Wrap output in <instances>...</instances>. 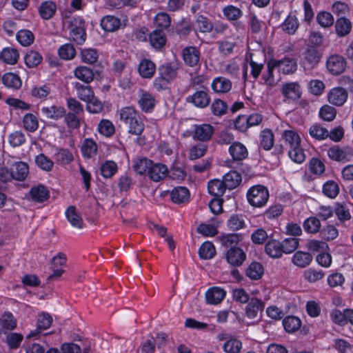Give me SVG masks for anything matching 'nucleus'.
<instances>
[{
  "mask_svg": "<svg viewBox=\"0 0 353 353\" xmlns=\"http://www.w3.org/2000/svg\"><path fill=\"white\" fill-rule=\"evenodd\" d=\"M316 19L317 23L323 28H330L334 24V17L328 12H319L316 14Z\"/></svg>",
  "mask_w": 353,
  "mask_h": 353,
  "instance_id": "obj_48",
  "label": "nucleus"
},
{
  "mask_svg": "<svg viewBox=\"0 0 353 353\" xmlns=\"http://www.w3.org/2000/svg\"><path fill=\"white\" fill-rule=\"evenodd\" d=\"M70 29V37L77 44H82L85 41L86 34L84 23L79 18H69L66 20Z\"/></svg>",
  "mask_w": 353,
  "mask_h": 353,
  "instance_id": "obj_2",
  "label": "nucleus"
},
{
  "mask_svg": "<svg viewBox=\"0 0 353 353\" xmlns=\"http://www.w3.org/2000/svg\"><path fill=\"white\" fill-rule=\"evenodd\" d=\"M282 29L289 34H293L299 27L295 16H288L281 25Z\"/></svg>",
  "mask_w": 353,
  "mask_h": 353,
  "instance_id": "obj_50",
  "label": "nucleus"
},
{
  "mask_svg": "<svg viewBox=\"0 0 353 353\" xmlns=\"http://www.w3.org/2000/svg\"><path fill=\"white\" fill-rule=\"evenodd\" d=\"M288 155L294 162L297 163H301L305 159V153L300 145L290 149L288 151Z\"/></svg>",
  "mask_w": 353,
  "mask_h": 353,
  "instance_id": "obj_60",
  "label": "nucleus"
},
{
  "mask_svg": "<svg viewBox=\"0 0 353 353\" xmlns=\"http://www.w3.org/2000/svg\"><path fill=\"white\" fill-rule=\"evenodd\" d=\"M30 195L33 201L42 203L48 199L50 193L46 187L39 185L30 189Z\"/></svg>",
  "mask_w": 353,
  "mask_h": 353,
  "instance_id": "obj_20",
  "label": "nucleus"
},
{
  "mask_svg": "<svg viewBox=\"0 0 353 353\" xmlns=\"http://www.w3.org/2000/svg\"><path fill=\"white\" fill-rule=\"evenodd\" d=\"M248 203L253 207L261 208L264 206L269 199L268 189L261 185L250 188L247 193Z\"/></svg>",
  "mask_w": 353,
  "mask_h": 353,
  "instance_id": "obj_1",
  "label": "nucleus"
},
{
  "mask_svg": "<svg viewBox=\"0 0 353 353\" xmlns=\"http://www.w3.org/2000/svg\"><path fill=\"white\" fill-rule=\"evenodd\" d=\"M2 82L6 87L14 90L19 89L22 84L20 77L12 72L5 74L2 77Z\"/></svg>",
  "mask_w": 353,
  "mask_h": 353,
  "instance_id": "obj_35",
  "label": "nucleus"
},
{
  "mask_svg": "<svg viewBox=\"0 0 353 353\" xmlns=\"http://www.w3.org/2000/svg\"><path fill=\"white\" fill-rule=\"evenodd\" d=\"M56 5L51 1L43 2L39 7V14L43 19H49L56 12Z\"/></svg>",
  "mask_w": 353,
  "mask_h": 353,
  "instance_id": "obj_40",
  "label": "nucleus"
},
{
  "mask_svg": "<svg viewBox=\"0 0 353 353\" xmlns=\"http://www.w3.org/2000/svg\"><path fill=\"white\" fill-rule=\"evenodd\" d=\"M282 94L291 100H296L301 97V90L299 84L297 83H288L283 85Z\"/></svg>",
  "mask_w": 353,
  "mask_h": 353,
  "instance_id": "obj_14",
  "label": "nucleus"
},
{
  "mask_svg": "<svg viewBox=\"0 0 353 353\" xmlns=\"http://www.w3.org/2000/svg\"><path fill=\"white\" fill-rule=\"evenodd\" d=\"M23 123L24 128L30 132H34L39 126L37 117L31 113H27L24 115Z\"/></svg>",
  "mask_w": 353,
  "mask_h": 353,
  "instance_id": "obj_52",
  "label": "nucleus"
},
{
  "mask_svg": "<svg viewBox=\"0 0 353 353\" xmlns=\"http://www.w3.org/2000/svg\"><path fill=\"white\" fill-rule=\"evenodd\" d=\"M326 65L327 70L332 74L338 75L344 71L346 67V61L342 56L334 54L328 58Z\"/></svg>",
  "mask_w": 353,
  "mask_h": 353,
  "instance_id": "obj_5",
  "label": "nucleus"
},
{
  "mask_svg": "<svg viewBox=\"0 0 353 353\" xmlns=\"http://www.w3.org/2000/svg\"><path fill=\"white\" fill-rule=\"evenodd\" d=\"M12 173L13 175V179L21 181H23L29 173L28 166L26 163L17 162L13 164Z\"/></svg>",
  "mask_w": 353,
  "mask_h": 353,
  "instance_id": "obj_29",
  "label": "nucleus"
},
{
  "mask_svg": "<svg viewBox=\"0 0 353 353\" xmlns=\"http://www.w3.org/2000/svg\"><path fill=\"white\" fill-rule=\"evenodd\" d=\"M265 252L272 258H280L283 254L281 242L277 240H270L265 247Z\"/></svg>",
  "mask_w": 353,
  "mask_h": 353,
  "instance_id": "obj_30",
  "label": "nucleus"
},
{
  "mask_svg": "<svg viewBox=\"0 0 353 353\" xmlns=\"http://www.w3.org/2000/svg\"><path fill=\"white\" fill-rule=\"evenodd\" d=\"M101 175L105 178H111L117 170V165L112 161H106L100 168Z\"/></svg>",
  "mask_w": 353,
  "mask_h": 353,
  "instance_id": "obj_51",
  "label": "nucleus"
},
{
  "mask_svg": "<svg viewBox=\"0 0 353 353\" xmlns=\"http://www.w3.org/2000/svg\"><path fill=\"white\" fill-rule=\"evenodd\" d=\"M229 152L234 161H241L247 158L248 152L246 147L241 143L236 141L229 148Z\"/></svg>",
  "mask_w": 353,
  "mask_h": 353,
  "instance_id": "obj_13",
  "label": "nucleus"
},
{
  "mask_svg": "<svg viewBox=\"0 0 353 353\" xmlns=\"http://www.w3.org/2000/svg\"><path fill=\"white\" fill-rule=\"evenodd\" d=\"M263 302L258 299L253 298L248 301L245 308L246 316L250 319H254L257 316L259 312H261L264 309Z\"/></svg>",
  "mask_w": 353,
  "mask_h": 353,
  "instance_id": "obj_12",
  "label": "nucleus"
},
{
  "mask_svg": "<svg viewBox=\"0 0 353 353\" xmlns=\"http://www.w3.org/2000/svg\"><path fill=\"white\" fill-rule=\"evenodd\" d=\"M274 66L278 67L284 74H292L297 68L296 61L290 58H284L274 61Z\"/></svg>",
  "mask_w": 353,
  "mask_h": 353,
  "instance_id": "obj_18",
  "label": "nucleus"
},
{
  "mask_svg": "<svg viewBox=\"0 0 353 353\" xmlns=\"http://www.w3.org/2000/svg\"><path fill=\"white\" fill-rule=\"evenodd\" d=\"M283 325L286 332H294L300 328L301 321L296 316H288L283 320Z\"/></svg>",
  "mask_w": 353,
  "mask_h": 353,
  "instance_id": "obj_41",
  "label": "nucleus"
},
{
  "mask_svg": "<svg viewBox=\"0 0 353 353\" xmlns=\"http://www.w3.org/2000/svg\"><path fill=\"white\" fill-rule=\"evenodd\" d=\"M155 64L150 60L143 59L139 65V72L143 78H151L155 72Z\"/></svg>",
  "mask_w": 353,
  "mask_h": 353,
  "instance_id": "obj_33",
  "label": "nucleus"
},
{
  "mask_svg": "<svg viewBox=\"0 0 353 353\" xmlns=\"http://www.w3.org/2000/svg\"><path fill=\"white\" fill-rule=\"evenodd\" d=\"M17 41L23 46H30L34 40V34L29 30H21L16 35Z\"/></svg>",
  "mask_w": 353,
  "mask_h": 353,
  "instance_id": "obj_47",
  "label": "nucleus"
},
{
  "mask_svg": "<svg viewBox=\"0 0 353 353\" xmlns=\"http://www.w3.org/2000/svg\"><path fill=\"white\" fill-rule=\"evenodd\" d=\"M214 133V128L210 124L194 125L193 138L201 141H206L211 139Z\"/></svg>",
  "mask_w": 353,
  "mask_h": 353,
  "instance_id": "obj_10",
  "label": "nucleus"
},
{
  "mask_svg": "<svg viewBox=\"0 0 353 353\" xmlns=\"http://www.w3.org/2000/svg\"><path fill=\"white\" fill-rule=\"evenodd\" d=\"M225 259L231 265L239 267L246 259V254L240 248H232L225 253Z\"/></svg>",
  "mask_w": 353,
  "mask_h": 353,
  "instance_id": "obj_7",
  "label": "nucleus"
},
{
  "mask_svg": "<svg viewBox=\"0 0 353 353\" xmlns=\"http://www.w3.org/2000/svg\"><path fill=\"white\" fill-rule=\"evenodd\" d=\"M228 227L231 230H238L243 228L245 226V221L241 215L234 214L230 217L228 221Z\"/></svg>",
  "mask_w": 353,
  "mask_h": 353,
  "instance_id": "obj_61",
  "label": "nucleus"
},
{
  "mask_svg": "<svg viewBox=\"0 0 353 353\" xmlns=\"http://www.w3.org/2000/svg\"><path fill=\"white\" fill-rule=\"evenodd\" d=\"M138 103L143 112H150L154 108L156 100L151 94L143 92L139 97Z\"/></svg>",
  "mask_w": 353,
  "mask_h": 353,
  "instance_id": "obj_16",
  "label": "nucleus"
},
{
  "mask_svg": "<svg viewBox=\"0 0 353 353\" xmlns=\"http://www.w3.org/2000/svg\"><path fill=\"white\" fill-rule=\"evenodd\" d=\"M74 75L85 83L92 82L94 77L93 70L87 66L77 67L74 71Z\"/></svg>",
  "mask_w": 353,
  "mask_h": 353,
  "instance_id": "obj_26",
  "label": "nucleus"
},
{
  "mask_svg": "<svg viewBox=\"0 0 353 353\" xmlns=\"http://www.w3.org/2000/svg\"><path fill=\"white\" fill-rule=\"evenodd\" d=\"M321 54L320 52L312 46H308L302 53L301 65L305 70L313 69L320 62Z\"/></svg>",
  "mask_w": 353,
  "mask_h": 353,
  "instance_id": "obj_3",
  "label": "nucleus"
},
{
  "mask_svg": "<svg viewBox=\"0 0 353 353\" xmlns=\"http://www.w3.org/2000/svg\"><path fill=\"white\" fill-rule=\"evenodd\" d=\"M328 157L336 161L347 162L353 158V148L350 147L340 148L337 145L327 150Z\"/></svg>",
  "mask_w": 353,
  "mask_h": 353,
  "instance_id": "obj_4",
  "label": "nucleus"
},
{
  "mask_svg": "<svg viewBox=\"0 0 353 353\" xmlns=\"http://www.w3.org/2000/svg\"><path fill=\"white\" fill-rule=\"evenodd\" d=\"M35 162L38 167L47 172L50 171L54 165L53 161L43 154L37 155L35 158Z\"/></svg>",
  "mask_w": 353,
  "mask_h": 353,
  "instance_id": "obj_59",
  "label": "nucleus"
},
{
  "mask_svg": "<svg viewBox=\"0 0 353 353\" xmlns=\"http://www.w3.org/2000/svg\"><path fill=\"white\" fill-rule=\"evenodd\" d=\"M168 174V168L161 163H154L149 170L148 176L154 181L158 182L165 178Z\"/></svg>",
  "mask_w": 353,
  "mask_h": 353,
  "instance_id": "obj_19",
  "label": "nucleus"
},
{
  "mask_svg": "<svg viewBox=\"0 0 353 353\" xmlns=\"http://www.w3.org/2000/svg\"><path fill=\"white\" fill-rule=\"evenodd\" d=\"M312 261V256L309 252L302 251H297L292 256V263L301 268H304L308 266Z\"/></svg>",
  "mask_w": 353,
  "mask_h": 353,
  "instance_id": "obj_22",
  "label": "nucleus"
},
{
  "mask_svg": "<svg viewBox=\"0 0 353 353\" xmlns=\"http://www.w3.org/2000/svg\"><path fill=\"white\" fill-rule=\"evenodd\" d=\"M216 254L214 245L209 241L203 243L199 250V256L203 259H211Z\"/></svg>",
  "mask_w": 353,
  "mask_h": 353,
  "instance_id": "obj_44",
  "label": "nucleus"
},
{
  "mask_svg": "<svg viewBox=\"0 0 353 353\" xmlns=\"http://www.w3.org/2000/svg\"><path fill=\"white\" fill-rule=\"evenodd\" d=\"M127 125H128V132L132 134L140 135L144 130V124L139 115Z\"/></svg>",
  "mask_w": 353,
  "mask_h": 353,
  "instance_id": "obj_53",
  "label": "nucleus"
},
{
  "mask_svg": "<svg viewBox=\"0 0 353 353\" xmlns=\"http://www.w3.org/2000/svg\"><path fill=\"white\" fill-rule=\"evenodd\" d=\"M184 62L189 66L193 67L199 61L200 52L193 46L185 48L182 51Z\"/></svg>",
  "mask_w": 353,
  "mask_h": 353,
  "instance_id": "obj_11",
  "label": "nucleus"
},
{
  "mask_svg": "<svg viewBox=\"0 0 353 353\" xmlns=\"http://www.w3.org/2000/svg\"><path fill=\"white\" fill-rule=\"evenodd\" d=\"M352 30V23L345 17L338 19L335 23L336 33L339 37L347 35Z\"/></svg>",
  "mask_w": 353,
  "mask_h": 353,
  "instance_id": "obj_31",
  "label": "nucleus"
},
{
  "mask_svg": "<svg viewBox=\"0 0 353 353\" xmlns=\"http://www.w3.org/2000/svg\"><path fill=\"white\" fill-rule=\"evenodd\" d=\"M178 65L175 62L166 63L161 65L159 72L161 78L166 82H170L176 78L177 74Z\"/></svg>",
  "mask_w": 353,
  "mask_h": 353,
  "instance_id": "obj_9",
  "label": "nucleus"
},
{
  "mask_svg": "<svg viewBox=\"0 0 353 353\" xmlns=\"http://www.w3.org/2000/svg\"><path fill=\"white\" fill-rule=\"evenodd\" d=\"M347 90L341 87H336L330 90L327 94V100L330 103L336 106H341L347 101Z\"/></svg>",
  "mask_w": 353,
  "mask_h": 353,
  "instance_id": "obj_6",
  "label": "nucleus"
},
{
  "mask_svg": "<svg viewBox=\"0 0 353 353\" xmlns=\"http://www.w3.org/2000/svg\"><path fill=\"white\" fill-rule=\"evenodd\" d=\"M212 88L216 93H226L232 88V82L223 77L215 78L212 82Z\"/></svg>",
  "mask_w": 353,
  "mask_h": 353,
  "instance_id": "obj_23",
  "label": "nucleus"
},
{
  "mask_svg": "<svg viewBox=\"0 0 353 353\" xmlns=\"http://www.w3.org/2000/svg\"><path fill=\"white\" fill-rule=\"evenodd\" d=\"M225 292L218 287H213L205 292V299L208 303L216 305L219 303L225 297Z\"/></svg>",
  "mask_w": 353,
  "mask_h": 353,
  "instance_id": "obj_17",
  "label": "nucleus"
},
{
  "mask_svg": "<svg viewBox=\"0 0 353 353\" xmlns=\"http://www.w3.org/2000/svg\"><path fill=\"white\" fill-rule=\"evenodd\" d=\"M42 59V56L38 52L33 50L28 52L24 57L25 63L29 68L37 67Z\"/></svg>",
  "mask_w": 353,
  "mask_h": 353,
  "instance_id": "obj_49",
  "label": "nucleus"
},
{
  "mask_svg": "<svg viewBox=\"0 0 353 353\" xmlns=\"http://www.w3.org/2000/svg\"><path fill=\"white\" fill-rule=\"evenodd\" d=\"M52 323V316L46 312H42L38 316L37 326L40 330L48 329Z\"/></svg>",
  "mask_w": 353,
  "mask_h": 353,
  "instance_id": "obj_63",
  "label": "nucleus"
},
{
  "mask_svg": "<svg viewBox=\"0 0 353 353\" xmlns=\"http://www.w3.org/2000/svg\"><path fill=\"white\" fill-rule=\"evenodd\" d=\"M41 112L48 119L58 120L63 117L65 110L61 106L50 105L41 107Z\"/></svg>",
  "mask_w": 353,
  "mask_h": 353,
  "instance_id": "obj_15",
  "label": "nucleus"
},
{
  "mask_svg": "<svg viewBox=\"0 0 353 353\" xmlns=\"http://www.w3.org/2000/svg\"><path fill=\"white\" fill-rule=\"evenodd\" d=\"M138 115V112L132 107L123 108L120 111V119L125 124L132 121L135 117H137Z\"/></svg>",
  "mask_w": 353,
  "mask_h": 353,
  "instance_id": "obj_62",
  "label": "nucleus"
},
{
  "mask_svg": "<svg viewBox=\"0 0 353 353\" xmlns=\"http://www.w3.org/2000/svg\"><path fill=\"white\" fill-rule=\"evenodd\" d=\"M282 138L290 149L296 147L301 143V138L299 134L292 130H285L282 134Z\"/></svg>",
  "mask_w": 353,
  "mask_h": 353,
  "instance_id": "obj_42",
  "label": "nucleus"
},
{
  "mask_svg": "<svg viewBox=\"0 0 353 353\" xmlns=\"http://www.w3.org/2000/svg\"><path fill=\"white\" fill-rule=\"evenodd\" d=\"M59 55L63 59L70 60L75 57L76 50L72 44H64L59 48Z\"/></svg>",
  "mask_w": 353,
  "mask_h": 353,
  "instance_id": "obj_57",
  "label": "nucleus"
},
{
  "mask_svg": "<svg viewBox=\"0 0 353 353\" xmlns=\"http://www.w3.org/2000/svg\"><path fill=\"white\" fill-rule=\"evenodd\" d=\"M190 192L185 187L175 188L171 192V200L176 203H182L188 201Z\"/></svg>",
  "mask_w": 353,
  "mask_h": 353,
  "instance_id": "obj_34",
  "label": "nucleus"
},
{
  "mask_svg": "<svg viewBox=\"0 0 353 353\" xmlns=\"http://www.w3.org/2000/svg\"><path fill=\"white\" fill-rule=\"evenodd\" d=\"M241 240V235L237 233L225 234L219 236V241L222 246L228 248H236V246Z\"/></svg>",
  "mask_w": 353,
  "mask_h": 353,
  "instance_id": "obj_27",
  "label": "nucleus"
},
{
  "mask_svg": "<svg viewBox=\"0 0 353 353\" xmlns=\"http://www.w3.org/2000/svg\"><path fill=\"white\" fill-rule=\"evenodd\" d=\"M245 274L252 280H258L263 274V267L258 262H252L245 270Z\"/></svg>",
  "mask_w": 353,
  "mask_h": 353,
  "instance_id": "obj_38",
  "label": "nucleus"
},
{
  "mask_svg": "<svg viewBox=\"0 0 353 353\" xmlns=\"http://www.w3.org/2000/svg\"><path fill=\"white\" fill-rule=\"evenodd\" d=\"M320 227V221L316 217H309L303 223V228L308 233H316Z\"/></svg>",
  "mask_w": 353,
  "mask_h": 353,
  "instance_id": "obj_58",
  "label": "nucleus"
},
{
  "mask_svg": "<svg viewBox=\"0 0 353 353\" xmlns=\"http://www.w3.org/2000/svg\"><path fill=\"white\" fill-rule=\"evenodd\" d=\"M65 216L68 221L73 227L77 228L79 229H82L83 228V221L81 214L77 212L74 206L71 205L68 208L65 212Z\"/></svg>",
  "mask_w": 353,
  "mask_h": 353,
  "instance_id": "obj_21",
  "label": "nucleus"
},
{
  "mask_svg": "<svg viewBox=\"0 0 353 353\" xmlns=\"http://www.w3.org/2000/svg\"><path fill=\"white\" fill-rule=\"evenodd\" d=\"M101 26L106 32H114L121 26V20L114 16L108 15L101 20Z\"/></svg>",
  "mask_w": 353,
  "mask_h": 353,
  "instance_id": "obj_24",
  "label": "nucleus"
},
{
  "mask_svg": "<svg viewBox=\"0 0 353 353\" xmlns=\"http://www.w3.org/2000/svg\"><path fill=\"white\" fill-rule=\"evenodd\" d=\"M18 51L12 48H4L1 52V59L8 64H15L19 59Z\"/></svg>",
  "mask_w": 353,
  "mask_h": 353,
  "instance_id": "obj_45",
  "label": "nucleus"
},
{
  "mask_svg": "<svg viewBox=\"0 0 353 353\" xmlns=\"http://www.w3.org/2000/svg\"><path fill=\"white\" fill-rule=\"evenodd\" d=\"M186 101L192 103L197 108H204L210 104V97L205 91L198 90L193 94L188 97Z\"/></svg>",
  "mask_w": 353,
  "mask_h": 353,
  "instance_id": "obj_8",
  "label": "nucleus"
},
{
  "mask_svg": "<svg viewBox=\"0 0 353 353\" xmlns=\"http://www.w3.org/2000/svg\"><path fill=\"white\" fill-rule=\"evenodd\" d=\"M260 145L265 150H270L274 145V134L270 129H265L261 131L259 135Z\"/></svg>",
  "mask_w": 353,
  "mask_h": 353,
  "instance_id": "obj_37",
  "label": "nucleus"
},
{
  "mask_svg": "<svg viewBox=\"0 0 353 353\" xmlns=\"http://www.w3.org/2000/svg\"><path fill=\"white\" fill-rule=\"evenodd\" d=\"M153 162L146 158H141L134 161L133 169L139 174L143 175L149 173Z\"/></svg>",
  "mask_w": 353,
  "mask_h": 353,
  "instance_id": "obj_36",
  "label": "nucleus"
},
{
  "mask_svg": "<svg viewBox=\"0 0 353 353\" xmlns=\"http://www.w3.org/2000/svg\"><path fill=\"white\" fill-rule=\"evenodd\" d=\"M226 188L227 187L224 181L219 179L212 180L208 185L209 193L215 197L221 196L224 194Z\"/></svg>",
  "mask_w": 353,
  "mask_h": 353,
  "instance_id": "obj_32",
  "label": "nucleus"
},
{
  "mask_svg": "<svg viewBox=\"0 0 353 353\" xmlns=\"http://www.w3.org/2000/svg\"><path fill=\"white\" fill-rule=\"evenodd\" d=\"M0 325L3 330H12L17 327V320L12 313L6 312L0 319Z\"/></svg>",
  "mask_w": 353,
  "mask_h": 353,
  "instance_id": "obj_43",
  "label": "nucleus"
},
{
  "mask_svg": "<svg viewBox=\"0 0 353 353\" xmlns=\"http://www.w3.org/2000/svg\"><path fill=\"white\" fill-rule=\"evenodd\" d=\"M310 135L316 140H324L329 136L328 130L319 124L312 125L309 129Z\"/></svg>",
  "mask_w": 353,
  "mask_h": 353,
  "instance_id": "obj_46",
  "label": "nucleus"
},
{
  "mask_svg": "<svg viewBox=\"0 0 353 353\" xmlns=\"http://www.w3.org/2000/svg\"><path fill=\"white\" fill-rule=\"evenodd\" d=\"M78 98L85 102L92 99L94 96V92L90 85H84L79 82L74 83Z\"/></svg>",
  "mask_w": 353,
  "mask_h": 353,
  "instance_id": "obj_25",
  "label": "nucleus"
},
{
  "mask_svg": "<svg viewBox=\"0 0 353 353\" xmlns=\"http://www.w3.org/2000/svg\"><path fill=\"white\" fill-rule=\"evenodd\" d=\"M223 181L228 189L232 190L241 182V176L236 171H231L224 176Z\"/></svg>",
  "mask_w": 353,
  "mask_h": 353,
  "instance_id": "obj_39",
  "label": "nucleus"
},
{
  "mask_svg": "<svg viewBox=\"0 0 353 353\" xmlns=\"http://www.w3.org/2000/svg\"><path fill=\"white\" fill-rule=\"evenodd\" d=\"M149 41L153 48L161 49L165 45V34L161 30H155L150 34Z\"/></svg>",
  "mask_w": 353,
  "mask_h": 353,
  "instance_id": "obj_28",
  "label": "nucleus"
},
{
  "mask_svg": "<svg viewBox=\"0 0 353 353\" xmlns=\"http://www.w3.org/2000/svg\"><path fill=\"white\" fill-rule=\"evenodd\" d=\"M223 348L227 353H239L242 348V343L236 339H230L224 343Z\"/></svg>",
  "mask_w": 353,
  "mask_h": 353,
  "instance_id": "obj_54",
  "label": "nucleus"
},
{
  "mask_svg": "<svg viewBox=\"0 0 353 353\" xmlns=\"http://www.w3.org/2000/svg\"><path fill=\"white\" fill-rule=\"evenodd\" d=\"M281 245L283 253L290 254L298 248L299 241L296 238H288L281 242Z\"/></svg>",
  "mask_w": 353,
  "mask_h": 353,
  "instance_id": "obj_56",
  "label": "nucleus"
},
{
  "mask_svg": "<svg viewBox=\"0 0 353 353\" xmlns=\"http://www.w3.org/2000/svg\"><path fill=\"white\" fill-rule=\"evenodd\" d=\"M336 115V110L329 105H323L319 110L320 117L326 121H333Z\"/></svg>",
  "mask_w": 353,
  "mask_h": 353,
  "instance_id": "obj_55",
  "label": "nucleus"
},
{
  "mask_svg": "<svg viewBox=\"0 0 353 353\" xmlns=\"http://www.w3.org/2000/svg\"><path fill=\"white\" fill-rule=\"evenodd\" d=\"M97 144L92 139H85L82 146L81 151L84 157L90 158L97 152Z\"/></svg>",
  "mask_w": 353,
  "mask_h": 353,
  "instance_id": "obj_64",
  "label": "nucleus"
}]
</instances>
